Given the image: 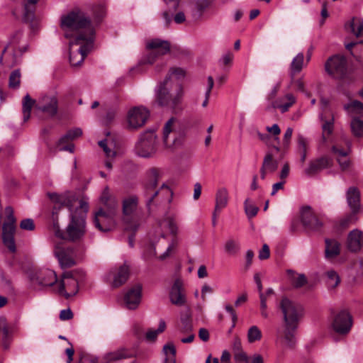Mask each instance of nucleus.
Wrapping results in <instances>:
<instances>
[{"mask_svg":"<svg viewBox=\"0 0 363 363\" xmlns=\"http://www.w3.org/2000/svg\"><path fill=\"white\" fill-rule=\"evenodd\" d=\"M352 133L356 138L363 137V121L354 118L350 123Z\"/></svg>","mask_w":363,"mask_h":363,"instance_id":"obj_42","label":"nucleus"},{"mask_svg":"<svg viewBox=\"0 0 363 363\" xmlns=\"http://www.w3.org/2000/svg\"><path fill=\"white\" fill-rule=\"evenodd\" d=\"M82 134V130L81 128H76L72 130H69L65 135V138H69L70 140H73L79 137H80Z\"/></svg>","mask_w":363,"mask_h":363,"instance_id":"obj_59","label":"nucleus"},{"mask_svg":"<svg viewBox=\"0 0 363 363\" xmlns=\"http://www.w3.org/2000/svg\"><path fill=\"white\" fill-rule=\"evenodd\" d=\"M345 143L347 149L341 148L337 144L333 145L332 147V151L336 155L337 161L342 170L347 169L350 164V160L347 157V155L350 152L352 143L349 139H345Z\"/></svg>","mask_w":363,"mask_h":363,"instance_id":"obj_23","label":"nucleus"},{"mask_svg":"<svg viewBox=\"0 0 363 363\" xmlns=\"http://www.w3.org/2000/svg\"><path fill=\"white\" fill-rule=\"evenodd\" d=\"M182 326L180 331L182 333H190L192 332L193 326L191 323V318L189 315H182L181 318Z\"/></svg>","mask_w":363,"mask_h":363,"instance_id":"obj_52","label":"nucleus"},{"mask_svg":"<svg viewBox=\"0 0 363 363\" xmlns=\"http://www.w3.org/2000/svg\"><path fill=\"white\" fill-rule=\"evenodd\" d=\"M357 213H354L351 211L350 213L340 218L338 223L336 224L337 230H345V229L348 228L351 225L354 224L358 220Z\"/></svg>","mask_w":363,"mask_h":363,"instance_id":"obj_35","label":"nucleus"},{"mask_svg":"<svg viewBox=\"0 0 363 363\" xmlns=\"http://www.w3.org/2000/svg\"><path fill=\"white\" fill-rule=\"evenodd\" d=\"M42 100L43 104L38 108L51 116H55L57 112V99L56 96H45Z\"/></svg>","mask_w":363,"mask_h":363,"instance_id":"obj_32","label":"nucleus"},{"mask_svg":"<svg viewBox=\"0 0 363 363\" xmlns=\"http://www.w3.org/2000/svg\"><path fill=\"white\" fill-rule=\"evenodd\" d=\"M94 39H82L80 41L69 40V62L72 67H78L91 50Z\"/></svg>","mask_w":363,"mask_h":363,"instance_id":"obj_8","label":"nucleus"},{"mask_svg":"<svg viewBox=\"0 0 363 363\" xmlns=\"http://www.w3.org/2000/svg\"><path fill=\"white\" fill-rule=\"evenodd\" d=\"M327 277H328V285L330 288H335L337 287L340 282V278L337 273L334 270H330L327 272Z\"/></svg>","mask_w":363,"mask_h":363,"instance_id":"obj_53","label":"nucleus"},{"mask_svg":"<svg viewBox=\"0 0 363 363\" xmlns=\"http://www.w3.org/2000/svg\"><path fill=\"white\" fill-rule=\"evenodd\" d=\"M207 80H208V86H207L206 91L205 92V99L202 104V106L204 108L206 107L208 104V100L210 98L211 92V90L214 85V81L211 76H209L208 77Z\"/></svg>","mask_w":363,"mask_h":363,"instance_id":"obj_56","label":"nucleus"},{"mask_svg":"<svg viewBox=\"0 0 363 363\" xmlns=\"http://www.w3.org/2000/svg\"><path fill=\"white\" fill-rule=\"evenodd\" d=\"M284 99H286L287 102L274 106V107L279 108L281 113L288 111L290 107H291L296 101V97L292 94H286Z\"/></svg>","mask_w":363,"mask_h":363,"instance_id":"obj_48","label":"nucleus"},{"mask_svg":"<svg viewBox=\"0 0 363 363\" xmlns=\"http://www.w3.org/2000/svg\"><path fill=\"white\" fill-rule=\"evenodd\" d=\"M346 199L351 211L354 213L361 211L360 192L357 188L354 186L350 187L346 192Z\"/></svg>","mask_w":363,"mask_h":363,"instance_id":"obj_27","label":"nucleus"},{"mask_svg":"<svg viewBox=\"0 0 363 363\" xmlns=\"http://www.w3.org/2000/svg\"><path fill=\"white\" fill-rule=\"evenodd\" d=\"M65 138V135L59 140L57 147L60 151H68L71 153L74 151V145L69 138Z\"/></svg>","mask_w":363,"mask_h":363,"instance_id":"obj_46","label":"nucleus"},{"mask_svg":"<svg viewBox=\"0 0 363 363\" xmlns=\"http://www.w3.org/2000/svg\"><path fill=\"white\" fill-rule=\"evenodd\" d=\"M162 174V171L157 168H152L146 174L143 196L149 211L153 206L160 205L164 201V196L167 197L172 194L169 187L164 183L159 189H157Z\"/></svg>","mask_w":363,"mask_h":363,"instance_id":"obj_3","label":"nucleus"},{"mask_svg":"<svg viewBox=\"0 0 363 363\" xmlns=\"http://www.w3.org/2000/svg\"><path fill=\"white\" fill-rule=\"evenodd\" d=\"M269 248L267 244H264L262 250L259 252V258L260 259H266L269 257Z\"/></svg>","mask_w":363,"mask_h":363,"instance_id":"obj_63","label":"nucleus"},{"mask_svg":"<svg viewBox=\"0 0 363 363\" xmlns=\"http://www.w3.org/2000/svg\"><path fill=\"white\" fill-rule=\"evenodd\" d=\"M16 331V328L13 323H8L5 318H0V334L4 338L10 337Z\"/></svg>","mask_w":363,"mask_h":363,"instance_id":"obj_38","label":"nucleus"},{"mask_svg":"<svg viewBox=\"0 0 363 363\" xmlns=\"http://www.w3.org/2000/svg\"><path fill=\"white\" fill-rule=\"evenodd\" d=\"M325 69L328 74L336 79H342L347 73V61L341 55H335L328 59Z\"/></svg>","mask_w":363,"mask_h":363,"instance_id":"obj_13","label":"nucleus"},{"mask_svg":"<svg viewBox=\"0 0 363 363\" xmlns=\"http://www.w3.org/2000/svg\"><path fill=\"white\" fill-rule=\"evenodd\" d=\"M352 324L351 314L347 311L342 310L334 317L332 326L336 333L346 335L350 331Z\"/></svg>","mask_w":363,"mask_h":363,"instance_id":"obj_15","label":"nucleus"},{"mask_svg":"<svg viewBox=\"0 0 363 363\" xmlns=\"http://www.w3.org/2000/svg\"><path fill=\"white\" fill-rule=\"evenodd\" d=\"M54 254L62 268L74 266L79 259V249L62 240L55 244Z\"/></svg>","mask_w":363,"mask_h":363,"instance_id":"obj_7","label":"nucleus"},{"mask_svg":"<svg viewBox=\"0 0 363 363\" xmlns=\"http://www.w3.org/2000/svg\"><path fill=\"white\" fill-rule=\"evenodd\" d=\"M291 84H294V85L296 86V89L298 91H300L306 94L307 95V96H308V97L310 96V94H308L305 89L304 82L301 78L294 79V77L293 79H292V78H291Z\"/></svg>","mask_w":363,"mask_h":363,"instance_id":"obj_60","label":"nucleus"},{"mask_svg":"<svg viewBox=\"0 0 363 363\" xmlns=\"http://www.w3.org/2000/svg\"><path fill=\"white\" fill-rule=\"evenodd\" d=\"M149 117V111L143 106L134 107L128 114V123L131 128L143 126Z\"/></svg>","mask_w":363,"mask_h":363,"instance_id":"obj_20","label":"nucleus"},{"mask_svg":"<svg viewBox=\"0 0 363 363\" xmlns=\"http://www.w3.org/2000/svg\"><path fill=\"white\" fill-rule=\"evenodd\" d=\"M228 201V193L226 189L222 188L217 191L216 195L215 211H220L224 208Z\"/></svg>","mask_w":363,"mask_h":363,"instance_id":"obj_37","label":"nucleus"},{"mask_svg":"<svg viewBox=\"0 0 363 363\" xmlns=\"http://www.w3.org/2000/svg\"><path fill=\"white\" fill-rule=\"evenodd\" d=\"M99 145L103 149L107 157H114L116 156V151L108 147L107 140L99 141Z\"/></svg>","mask_w":363,"mask_h":363,"instance_id":"obj_57","label":"nucleus"},{"mask_svg":"<svg viewBox=\"0 0 363 363\" xmlns=\"http://www.w3.org/2000/svg\"><path fill=\"white\" fill-rule=\"evenodd\" d=\"M169 301L172 304L177 306H184L186 304L187 298L183 282L177 279L169 290Z\"/></svg>","mask_w":363,"mask_h":363,"instance_id":"obj_18","label":"nucleus"},{"mask_svg":"<svg viewBox=\"0 0 363 363\" xmlns=\"http://www.w3.org/2000/svg\"><path fill=\"white\" fill-rule=\"evenodd\" d=\"M262 337V332L257 326L252 325L248 329L247 340L250 343L260 340Z\"/></svg>","mask_w":363,"mask_h":363,"instance_id":"obj_47","label":"nucleus"},{"mask_svg":"<svg viewBox=\"0 0 363 363\" xmlns=\"http://www.w3.org/2000/svg\"><path fill=\"white\" fill-rule=\"evenodd\" d=\"M212 0H197L196 9L199 11H204L210 5Z\"/></svg>","mask_w":363,"mask_h":363,"instance_id":"obj_64","label":"nucleus"},{"mask_svg":"<svg viewBox=\"0 0 363 363\" xmlns=\"http://www.w3.org/2000/svg\"><path fill=\"white\" fill-rule=\"evenodd\" d=\"M39 0H24V23H28L31 29H35L38 22L35 16L36 4Z\"/></svg>","mask_w":363,"mask_h":363,"instance_id":"obj_26","label":"nucleus"},{"mask_svg":"<svg viewBox=\"0 0 363 363\" xmlns=\"http://www.w3.org/2000/svg\"><path fill=\"white\" fill-rule=\"evenodd\" d=\"M78 291V281L72 273L67 272L63 275L58 285L57 293L69 298L74 296Z\"/></svg>","mask_w":363,"mask_h":363,"instance_id":"obj_17","label":"nucleus"},{"mask_svg":"<svg viewBox=\"0 0 363 363\" xmlns=\"http://www.w3.org/2000/svg\"><path fill=\"white\" fill-rule=\"evenodd\" d=\"M351 31L352 33L359 37L363 33V20L360 18H353L350 23Z\"/></svg>","mask_w":363,"mask_h":363,"instance_id":"obj_49","label":"nucleus"},{"mask_svg":"<svg viewBox=\"0 0 363 363\" xmlns=\"http://www.w3.org/2000/svg\"><path fill=\"white\" fill-rule=\"evenodd\" d=\"M146 49L150 52L143 59V62L153 64L159 57L166 55L170 51V43L167 40L155 38L147 43Z\"/></svg>","mask_w":363,"mask_h":363,"instance_id":"obj_12","label":"nucleus"},{"mask_svg":"<svg viewBox=\"0 0 363 363\" xmlns=\"http://www.w3.org/2000/svg\"><path fill=\"white\" fill-rule=\"evenodd\" d=\"M249 357H248L247 354L242 350L238 351L234 355L235 360L240 363H247Z\"/></svg>","mask_w":363,"mask_h":363,"instance_id":"obj_61","label":"nucleus"},{"mask_svg":"<svg viewBox=\"0 0 363 363\" xmlns=\"http://www.w3.org/2000/svg\"><path fill=\"white\" fill-rule=\"evenodd\" d=\"M321 121H323L322 129L323 134L330 135L334 128V118L332 117L330 120H324L323 116H320Z\"/></svg>","mask_w":363,"mask_h":363,"instance_id":"obj_55","label":"nucleus"},{"mask_svg":"<svg viewBox=\"0 0 363 363\" xmlns=\"http://www.w3.org/2000/svg\"><path fill=\"white\" fill-rule=\"evenodd\" d=\"M176 119L171 118L165 124L163 130V143L165 147H172L177 143V133L175 130Z\"/></svg>","mask_w":363,"mask_h":363,"instance_id":"obj_24","label":"nucleus"},{"mask_svg":"<svg viewBox=\"0 0 363 363\" xmlns=\"http://www.w3.org/2000/svg\"><path fill=\"white\" fill-rule=\"evenodd\" d=\"M164 230H168L169 233L173 235V238L168 244L165 251L158 257V259L160 260H164L169 257L171 255L175 252L179 245V240L177 238L179 229L175 219L172 216L167 215L158 222V233L163 240H165Z\"/></svg>","mask_w":363,"mask_h":363,"instance_id":"obj_6","label":"nucleus"},{"mask_svg":"<svg viewBox=\"0 0 363 363\" xmlns=\"http://www.w3.org/2000/svg\"><path fill=\"white\" fill-rule=\"evenodd\" d=\"M331 160L327 157H322L310 162L308 167L305 170L308 175L315 174L330 166Z\"/></svg>","mask_w":363,"mask_h":363,"instance_id":"obj_30","label":"nucleus"},{"mask_svg":"<svg viewBox=\"0 0 363 363\" xmlns=\"http://www.w3.org/2000/svg\"><path fill=\"white\" fill-rule=\"evenodd\" d=\"M165 328V322L163 320H161L160 321L159 327L157 330H150L149 331L147 332L145 335L147 340L154 341L157 338L158 334L162 333L164 330Z\"/></svg>","mask_w":363,"mask_h":363,"instance_id":"obj_51","label":"nucleus"},{"mask_svg":"<svg viewBox=\"0 0 363 363\" xmlns=\"http://www.w3.org/2000/svg\"><path fill=\"white\" fill-rule=\"evenodd\" d=\"M129 274V267L124 264L118 268L111 269L106 279L113 287L117 288L126 282Z\"/></svg>","mask_w":363,"mask_h":363,"instance_id":"obj_19","label":"nucleus"},{"mask_svg":"<svg viewBox=\"0 0 363 363\" xmlns=\"http://www.w3.org/2000/svg\"><path fill=\"white\" fill-rule=\"evenodd\" d=\"M297 326L285 325L282 331H279L278 334L281 339L284 345L289 348H293L296 345L295 332Z\"/></svg>","mask_w":363,"mask_h":363,"instance_id":"obj_28","label":"nucleus"},{"mask_svg":"<svg viewBox=\"0 0 363 363\" xmlns=\"http://www.w3.org/2000/svg\"><path fill=\"white\" fill-rule=\"evenodd\" d=\"M26 284L33 290L43 287L52 286L57 281L56 273L50 269H38L27 267L26 272Z\"/></svg>","mask_w":363,"mask_h":363,"instance_id":"obj_5","label":"nucleus"},{"mask_svg":"<svg viewBox=\"0 0 363 363\" xmlns=\"http://www.w3.org/2000/svg\"><path fill=\"white\" fill-rule=\"evenodd\" d=\"M284 315L285 325L297 326L303 315V309L286 297L281 298L279 306Z\"/></svg>","mask_w":363,"mask_h":363,"instance_id":"obj_10","label":"nucleus"},{"mask_svg":"<svg viewBox=\"0 0 363 363\" xmlns=\"http://www.w3.org/2000/svg\"><path fill=\"white\" fill-rule=\"evenodd\" d=\"M245 212L248 218L255 217L258 212V207L255 206L249 199L244 202Z\"/></svg>","mask_w":363,"mask_h":363,"instance_id":"obj_50","label":"nucleus"},{"mask_svg":"<svg viewBox=\"0 0 363 363\" xmlns=\"http://www.w3.org/2000/svg\"><path fill=\"white\" fill-rule=\"evenodd\" d=\"M142 298V286L137 284L130 288L124 295V304L129 310L136 309Z\"/></svg>","mask_w":363,"mask_h":363,"instance_id":"obj_22","label":"nucleus"},{"mask_svg":"<svg viewBox=\"0 0 363 363\" xmlns=\"http://www.w3.org/2000/svg\"><path fill=\"white\" fill-rule=\"evenodd\" d=\"M103 206L106 213H112L113 216H116L118 209V201L116 199L108 194V191L106 189L101 194L100 198Z\"/></svg>","mask_w":363,"mask_h":363,"instance_id":"obj_29","label":"nucleus"},{"mask_svg":"<svg viewBox=\"0 0 363 363\" xmlns=\"http://www.w3.org/2000/svg\"><path fill=\"white\" fill-rule=\"evenodd\" d=\"M93 223L99 230L108 232L116 225L115 216H112V213H106L104 208H100L94 213Z\"/></svg>","mask_w":363,"mask_h":363,"instance_id":"obj_14","label":"nucleus"},{"mask_svg":"<svg viewBox=\"0 0 363 363\" xmlns=\"http://www.w3.org/2000/svg\"><path fill=\"white\" fill-rule=\"evenodd\" d=\"M130 357V353L126 349L120 348L104 354L99 361L94 359H86L82 363H120L121 360Z\"/></svg>","mask_w":363,"mask_h":363,"instance_id":"obj_16","label":"nucleus"},{"mask_svg":"<svg viewBox=\"0 0 363 363\" xmlns=\"http://www.w3.org/2000/svg\"><path fill=\"white\" fill-rule=\"evenodd\" d=\"M184 91L181 84L174 83L169 77H165L156 89L157 102L160 106L172 111L181 105Z\"/></svg>","mask_w":363,"mask_h":363,"instance_id":"obj_4","label":"nucleus"},{"mask_svg":"<svg viewBox=\"0 0 363 363\" xmlns=\"http://www.w3.org/2000/svg\"><path fill=\"white\" fill-rule=\"evenodd\" d=\"M340 252V243L333 239H325V256L327 258H334Z\"/></svg>","mask_w":363,"mask_h":363,"instance_id":"obj_36","label":"nucleus"},{"mask_svg":"<svg viewBox=\"0 0 363 363\" xmlns=\"http://www.w3.org/2000/svg\"><path fill=\"white\" fill-rule=\"evenodd\" d=\"M67 206L70 211V222L67 227L66 234L60 230L57 221L53 217L52 229L56 237L72 241L80 240L85 233L86 216L89 211V203L86 199L68 201ZM52 212V216H55Z\"/></svg>","mask_w":363,"mask_h":363,"instance_id":"obj_1","label":"nucleus"},{"mask_svg":"<svg viewBox=\"0 0 363 363\" xmlns=\"http://www.w3.org/2000/svg\"><path fill=\"white\" fill-rule=\"evenodd\" d=\"M347 249L352 252H358L363 247V233L354 229L350 231L347 239Z\"/></svg>","mask_w":363,"mask_h":363,"instance_id":"obj_25","label":"nucleus"},{"mask_svg":"<svg viewBox=\"0 0 363 363\" xmlns=\"http://www.w3.org/2000/svg\"><path fill=\"white\" fill-rule=\"evenodd\" d=\"M21 72L19 69L13 70L9 76V87L11 89H17L21 86Z\"/></svg>","mask_w":363,"mask_h":363,"instance_id":"obj_43","label":"nucleus"},{"mask_svg":"<svg viewBox=\"0 0 363 363\" xmlns=\"http://www.w3.org/2000/svg\"><path fill=\"white\" fill-rule=\"evenodd\" d=\"M224 249L228 254L235 255L240 251V245L238 240L230 238L225 242Z\"/></svg>","mask_w":363,"mask_h":363,"instance_id":"obj_45","label":"nucleus"},{"mask_svg":"<svg viewBox=\"0 0 363 363\" xmlns=\"http://www.w3.org/2000/svg\"><path fill=\"white\" fill-rule=\"evenodd\" d=\"M344 108L349 114L363 115V104L354 100L345 104Z\"/></svg>","mask_w":363,"mask_h":363,"instance_id":"obj_40","label":"nucleus"},{"mask_svg":"<svg viewBox=\"0 0 363 363\" xmlns=\"http://www.w3.org/2000/svg\"><path fill=\"white\" fill-rule=\"evenodd\" d=\"M287 274L291 276V282L294 287L300 288L306 284V277L303 274L296 276L295 272L291 269H288Z\"/></svg>","mask_w":363,"mask_h":363,"instance_id":"obj_44","label":"nucleus"},{"mask_svg":"<svg viewBox=\"0 0 363 363\" xmlns=\"http://www.w3.org/2000/svg\"><path fill=\"white\" fill-rule=\"evenodd\" d=\"M35 104V101L32 99L28 94L24 96V121L30 118V110Z\"/></svg>","mask_w":363,"mask_h":363,"instance_id":"obj_54","label":"nucleus"},{"mask_svg":"<svg viewBox=\"0 0 363 363\" xmlns=\"http://www.w3.org/2000/svg\"><path fill=\"white\" fill-rule=\"evenodd\" d=\"M163 352L165 355L164 363H176V349L172 343L164 345Z\"/></svg>","mask_w":363,"mask_h":363,"instance_id":"obj_41","label":"nucleus"},{"mask_svg":"<svg viewBox=\"0 0 363 363\" xmlns=\"http://www.w3.org/2000/svg\"><path fill=\"white\" fill-rule=\"evenodd\" d=\"M304 66V55L303 52L298 53L292 60L290 65V76L293 77L301 72Z\"/></svg>","mask_w":363,"mask_h":363,"instance_id":"obj_34","label":"nucleus"},{"mask_svg":"<svg viewBox=\"0 0 363 363\" xmlns=\"http://www.w3.org/2000/svg\"><path fill=\"white\" fill-rule=\"evenodd\" d=\"M171 76H174L176 79H180L184 77L185 71L179 67H172L169 69V74L166 77H169V80H171Z\"/></svg>","mask_w":363,"mask_h":363,"instance_id":"obj_58","label":"nucleus"},{"mask_svg":"<svg viewBox=\"0 0 363 363\" xmlns=\"http://www.w3.org/2000/svg\"><path fill=\"white\" fill-rule=\"evenodd\" d=\"M301 219L302 224L311 230H318L323 225L322 222L315 216L310 206L301 208Z\"/></svg>","mask_w":363,"mask_h":363,"instance_id":"obj_21","label":"nucleus"},{"mask_svg":"<svg viewBox=\"0 0 363 363\" xmlns=\"http://www.w3.org/2000/svg\"><path fill=\"white\" fill-rule=\"evenodd\" d=\"M298 151L301 155V162L304 163L306 159V152L308 145V140L303 135L298 134L297 136Z\"/></svg>","mask_w":363,"mask_h":363,"instance_id":"obj_39","label":"nucleus"},{"mask_svg":"<svg viewBox=\"0 0 363 363\" xmlns=\"http://www.w3.org/2000/svg\"><path fill=\"white\" fill-rule=\"evenodd\" d=\"M73 317V313L69 308L64 309L60 311V318L62 320H68L72 319Z\"/></svg>","mask_w":363,"mask_h":363,"instance_id":"obj_62","label":"nucleus"},{"mask_svg":"<svg viewBox=\"0 0 363 363\" xmlns=\"http://www.w3.org/2000/svg\"><path fill=\"white\" fill-rule=\"evenodd\" d=\"M278 168V162L273 159L272 154H267L264 158L262 167L260 169V177L264 179L267 173H273Z\"/></svg>","mask_w":363,"mask_h":363,"instance_id":"obj_31","label":"nucleus"},{"mask_svg":"<svg viewBox=\"0 0 363 363\" xmlns=\"http://www.w3.org/2000/svg\"><path fill=\"white\" fill-rule=\"evenodd\" d=\"M6 218L2 226V240L4 245L13 252L16 251L14 235L16 233V219L13 216V209L8 206L5 208Z\"/></svg>","mask_w":363,"mask_h":363,"instance_id":"obj_11","label":"nucleus"},{"mask_svg":"<svg viewBox=\"0 0 363 363\" xmlns=\"http://www.w3.org/2000/svg\"><path fill=\"white\" fill-rule=\"evenodd\" d=\"M138 205V197L130 196L123 201V213L125 217L132 216L136 211Z\"/></svg>","mask_w":363,"mask_h":363,"instance_id":"obj_33","label":"nucleus"},{"mask_svg":"<svg viewBox=\"0 0 363 363\" xmlns=\"http://www.w3.org/2000/svg\"><path fill=\"white\" fill-rule=\"evenodd\" d=\"M60 28L69 40L94 39L95 30L89 16L78 7L61 16Z\"/></svg>","mask_w":363,"mask_h":363,"instance_id":"obj_2","label":"nucleus"},{"mask_svg":"<svg viewBox=\"0 0 363 363\" xmlns=\"http://www.w3.org/2000/svg\"><path fill=\"white\" fill-rule=\"evenodd\" d=\"M157 136L154 131L149 130L140 135L135 146L136 155L142 157H150L157 150Z\"/></svg>","mask_w":363,"mask_h":363,"instance_id":"obj_9","label":"nucleus"}]
</instances>
